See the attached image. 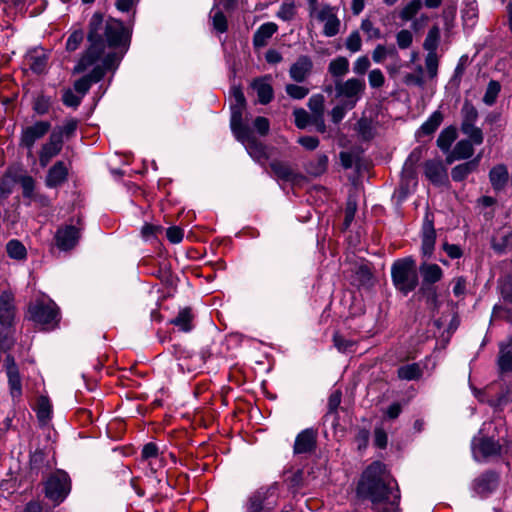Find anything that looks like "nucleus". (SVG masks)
I'll list each match as a JSON object with an SVG mask.
<instances>
[{"label":"nucleus","instance_id":"nucleus-1","mask_svg":"<svg viewBox=\"0 0 512 512\" xmlns=\"http://www.w3.org/2000/svg\"><path fill=\"white\" fill-rule=\"evenodd\" d=\"M88 41V49L74 68L76 73H81L94 66L91 73L74 83V89L81 97H84L93 83L103 78L106 71L118 67L128 50L130 31L121 21L104 19L100 13H95L89 22Z\"/></svg>","mask_w":512,"mask_h":512},{"label":"nucleus","instance_id":"nucleus-2","mask_svg":"<svg viewBox=\"0 0 512 512\" xmlns=\"http://www.w3.org/2000/svg\"><path fill=\"white\" fill-rule=\"evenodd\" d=\"M357 493L369 499L378 512H400V493L396 481L381 462H373L363 472Z\"/></svg>","mask_w":512,"mask_h":512},{"label":"nucleus","instance_id":"nucleus-3","mask_svg":"<svg viewBox=\"0 0 512 512\" xmlns=\"http://www.w3.org/2000/svg\"><path fill=\"white\" fill-rule=\"evenodd\" d=\"M391 276L397 290L407 295L418 285L415 261L412 258L397 260L391 267Z\"/></svg>","mask_w":512,"mask_h":512},{"label":"nucleus","instance_id":"nucleus-4","mask_svg":"<svg viewBox=\"0 0 512 512\" xmlns=\"http://www.w3.org/2000/svg\"><path fill=\"white\" fill-rule=\"evenodd\" d=\"M51 129V123L46 120H37L30 125L23 126L19 135V147L25 149L28 158L34 157L36 143L43 139Z\"/></svg>","mask_w":512,"mask_h":512},{"label":"nucleus","instance_id":"nucleus-5","mask_svg":"<svg viewBox=\"0 0 512 512\" xmlns=\"http://www.w3.org/2000/svg\"><path fill=\"white\" fill-rule=\"evenodd\" d=\"M511 390V383L494 382L483 390L475 389L474 395L481 402H486L494 408H502L509 403Z\"/></svg>","mask_w":512,"mask_h":512},{"label":"nucleus","instance_id":"nucleus-6","mask_svg":"<svg viewBox=\"0 0 512 512\" xmlns=\"http://www.w3.org/2000/svg\"><path fill=\"white\" fill-rule=\"evenodd\" d=\"M366 89L364 79L349 78L346 81H335L336 98L345 102L348 108H354L362 98Z\"/></svg>","mask_w":512,"mask_h":512},{"label":"nucleus","instance_id":"nucleus-7","mask_svg":"<svg viewBox=\"0 0 512 512\" xmlns=\"http://www.w3.org/2000/svg\"><path fill=\"white\" fill-rule=\"evenodd\" d=\"M71 489L70 478L62 470H58L50 475L45 482V495L55 504H60L68 496Z\"/></svg>","mask_w":512,"mask_h":512},{"label":"nucleus","instance_id":"nucleus-8","mask_svg":"<svg viewBox=\"0 0 512 512\" xmlns=\"http://www.w3.org/2000/svg\"><path fill=\"white\" fill-rule=\"evenodd\" d=\"M29 312L34 322L45 326L54 327L58 322V308L52 300H40L30 305Z\"/></svg>","mask_w":512,"mask_h":512},{"label":"nucleus","instance_id":"nucleus-9","mask_svg":"<svg viewBox=\"0 0 512 512\" xmlns=\"http://www.w3.org/2000/svg\"><path fill=\"white\" fill-rule=\"evenodd\" d=\"M235 138L241 142L248 154L257 162L267 159L266 147L254 136L249 127L233 132Z\"/></svg>","mask_w":512,"mask_h":512},{"label":"nucleus","instance_id":"nucleus-10","mask_svg":"<svg viewBox=\"0 0 512 512\" xmlns=\"http://www.w3.org/2000/svg\"><path fill=\"white\" fill-rule=\"evenodd\" d=\"M231 118H230V127L232 133L248 127L243 123V111L246 107V99L244 93L240 87L234 86L231 89Z\"/></svg>","mask_w":512,"mask_h":512},{"label":"nucleus","instance_id":"nucleus-11","mask_svg":"<svg viewBox=\"0 0 512 512\" xmlns=\"http://www.w3.org/2000/svg\"><path fill=\"white\" fill-rule=\"evenodd\" d=\"M63 148V139L60 133L52 132L48 139L38 150V160L42 168H45L51 160L58 156Z\"/></svg>","mask_w":512,"mask_h":512},{"label":"nucleus","instance_id":"nucleus-12","mask_svg":"<svg viewBox=\"0 0 512 512\" xmlns=\"http://www.w3.org/2000/svg\"><path fill=\"white\" fill-rule=\"evenodd\" d=\"M313 17L323 23V34L326 37H334L340 32L341 21L334 7L325 4Z\"/></svg>","mask_w":512,"mask_h":512},{"label":"nucleus","instance_id":"nucleus-13","mask_svg":"<svg viewBox=\"0 0 512 512\" xmlns=\"http://www.w3.org/2000/svg\"><path fill=\"white\" fill-rule=\"evenodd\" d=\"M81 237V228L75 225H64L57 229L55 233L56 246L62 251L73 249Z\"/></svg>","mask_w":512,"mask_h":512},{"label":"nucleus","instance_id":"nucleus-14","mask_svg":"<svg viewBox=\"0 0 512 512\" xmlns=\"http://www.w3.org/2000/svg\"><path fill=\"white\" fill-rule=\"evenodd\" d=\"M471 448L476 461H481L499 452V445L492 438L488 437H474Z\"/></svg>","mask_w":512,"mask_h":512},{"label":"nucleus","instance_id":"nucleus-15","mask_svg":"<svg viewBox=\"0 0 512 512\" xmlns=\"http://www.w3.org/2000/svg\"><path fill=\"white\" fill-rule=\"evenodd\" d=\"M424 174L433 185L442 186L448 182L447 169L440 159L426 161Z\"/></svg>","mask_w":512,"mask_h":512},{"label":"nucleus","instance_id":"nucleus-16","mask_svg":"<svg viewBox=\"0 0 512 512\" xmlns=\"http://www.w3.org/2000/svg\"><path fill=\"white\" fill-rule=\"evenodd\" d=\"M313 71V61L307 55L299 56L296 61L290 66L289 76L297 82L302 83L306 81Z\"/></svg>","mask_w":512,"mask_h":512},{"label":"nucleus","instance_id":"nucleus-17","mask_svg":"<svg viewBox=\"0 0 512 512\" xmlns=\"http://www.w3.org/2000/svg\"><path fill=\"white\" fill-rule=\"evenodd\" d=\"M15 317L14 296L8 291L0 294V324L8 328L13 324Z\"/></svg>","mask_w":512,"mask_h":512},{"label":"nucleus","instance_id":"nucleus-18","mask_svg":"<svg viewBox=\"0 0 512 512\" xmlns=\"http://www.w3.org/2000/svg\"><path fill=\"white\" fill-rule=\"evenodd\" d=\"M47 61L48 54L43 48L29 50L24 58V64L35 74H41L45 71Z\"/></svg>","mask_w":512,"mask_h":512},{"label":"nucleus","instance_id":"nucleus-19","mask_svg":"<svg viewBox=\"0 0 512 512\" xmlns=\"http://www.w3.org/2000/svg\"><path fill=\"white\" fill-rule=\"evenodd\" d=\"M68 168L63 161H57L48 170L45 177V185L48 188H55L67 180Z\"/></svg>","mask_w":512,"mask_h":512},{"label":"nucleus","instance_id":"nucleus-20","mask_svg":"<svg viewBox=\"0 0 512 512\" xmlns=\"http://www.w3.org/2000/svg\"><path fill=\"white\" fill-rule=\"evenodd\" d=\"M498 475L494 472H485L473 482V490L480 496H486L496 489Z\"/></svg>","mask_w":512,"mask_h":512},{"label":"nucleus","instance_id":"nucleus-21","mask_svg":"<svg viewBox=\"0 0 512 512\" xmlns=\"http://www.w3.org/2000/svg\"><path fill=\"white\" fill-rule=\"evenodd\" d=\"M141 459L147 461L152 472H156L164 465L163 458L159 448L155 443H147L141 452Z\"/></svg>","mask_w":512,"mask_h":512},{"label":"nucleus","instance_id":"nucleus-22","mask_svg":"<svg viewBox=\"0 0 512 512\" xmlns=\"http://www.w3.org/2000/svg\"><path fill=\"white\" fill-rule=\"evenodd\" d=\"M470 140H460L456 143L454 148L447 154L446 162L448 164L457 160H464L470 158L474 154V148Z\"/></svg>","mask_w":512,"mask_h":512},{"label":"nucleus","instance_id":"nucleus-23","mask_svg":"<svg viewBox=\"0 0 512 512\" xmlns=\"http://www.w3.org/2000/svg\"><path fill=\"white\" fill-rule=\"evenodd\" d=\"M489 181L495 191H502L509 181L508 168L504 164H497L489 171Z\"/></svg>","mask_w":512,"mask_h":512},{"label":"nucleus","instance_id":"nucleus-24","mask_svg":"<svg viewBox=\"0 0 512 512\" xmlns=\"http://www.w3.org/2000/svg\"><path fill=\"white\" fill-rule=\"evenodd\" d=\"M436 233L432 221L426 220L422 228L421 251L423 256L430 257L434 251Z\"/></svg>","mask_w":512,"mask_h":512},{"label":"nucleus","instance_id":"nucleus-25","mask_svg":"<svg viewBox=\"0 0 512 512\" xmlns=\"http://www.w3.org/2000/svg\"><path fill=\"white\" fill-rule=\"evenodd\" d=\"M316 443V434L312 429H306L298 434L294 444L296 454L310 452Z\"/></svg>","mask_w":512,"mask_h":512},{"label":"nucleus","instance_id":"nucleus-26","mask_svg":"<svg viewBox=\"0 0 512 512\" xmlns=\"http://www.w3.org/2000/svg\"><path fill=\"white\" fill-rule=\"evenodd\" d=\"M278 26L274 22L262 24L254 33L253 45L255 48H262L267 45L269 39L277 32Z\"/></svg>","mask_w":512,"mask_h":512},{"label":"nucleus","instance_id":"nucleus-27","mask_svg":"<svg viewBox=\"0 0 512 512\" xmlns=\"http://www.w3.org/2000/svg\"><path fill=\"white\" fill-rule=\"evenodd\" d=\"M271 169L280 179L291 182L292 184H298L304 179L301 175L294 172L289 165L280 161L272 162Z\"/></svg>","mask_w":512,"mask_h":512},{"label":"nucleus","instance_id":"nucleus-28","mask_svg":"<svg viewBox=\"0 0 512 512\" xmlns=\"http://www.w3.org/2000/svg\"><path fill=\"white\" fill-rule=\"evenodd\" d=\"M497 368L500 375L512 372V349L507 344L501 343L499 346Z\"/></svg>","mask_w":512,"mask_h":512},{"label":"nucleus","instance_id":"nucleus-29","mask_svg":"<svg viewBox=\"0 0 512 512\" xmlns=\"http://www.w3.org/2000/svg\"><path fill=\"white\" fill-rule=\"evenodd\" d=\"M424 284H434L441 280L443 271L441 267L434 263L424 262L419 267Z\"/></svg>","mask_w":512,"mask_h":512},{"label":"nucleus","instance_id":"nucleus-30","mask_svg":"<svg viewBox=\"0 0 512 512\" xmlns=\"http://www.w3.org/2000/svg\"><path fill=\"white\" fill-rule=\"evenodd\" d=\"M251 86L256 91L261 104H268L273 99V88L266 78L254 80Z\"/></svg>","mask_w":512,"mask_h":512},{"label":"nucleus","instance_id":"nucleus-31","mask_svg":"<svg viewBox=\"0 0 512 512\" xmlns=\"http://www.w3.org/2000/svg\"><path fill=\"white\" fill-rule=\"evenodd\" d=\"M391 58L399 61V53L394 45L378 44L372 51V60L375 63H382L385 59Z\"/></svg>","mask_w":512,"mask_h":512},{"label":"nucleus","instance_id":"nucleus-32","mask_svg":"<svg viewBox=\"0 0 512 512\" xmlns=\"http://www.w3.org/2000/svg\"><path fill=\"white\" fill-rule=\"evenodd\" d=\"M479 162H480V156H477L476 158H474L468 162H465V163L455 166L451 170L452 179L456 182H460V181L464 180L470 173H472L473 171L476 170V168L479 165Z\"/></svg>","mask_w":512,"mask_h":512},{"label":"nucleus","instance_id":"nucleus-33","mask_svg":"<svg viewBox=\"0 0 512 512\" xmlns=\"http://www.w3.org/2000/svg\"><path fill=\"white\" fill-rule=\"evenodd\" d=\"M457 138V129L454 126H448L444 128L438 138H437V146L439 149L448 154L451 151V146L453 142Z\"/></svg>","mask_w":512,"mask_h":512},{"label":"nucleus","instance_id":"nucleus-34","mask_svg":"<svg viewBox=\"0 0 512 512\" xmlns=\"http://www.w3.org/2000/svg\"><path fill=\"white\" fill-rule=\"evenodd\" d=\"M462 19L465 27L473 28L475 26L478 19V4L476 0H464Z\"/></svg>","mask_w":512,"mask_h":512},{"label":"nucleus","instance_id":"nucleus-35","mask_svg":"<svg viewBox=\"0 0 512 512\" xmlns=\"http://www.w3.org/2000/svg\"><path fill=\"white\" fill-rule=\"evenodd\" d=\"M327 166L328 157L325 154H318L306 163L305 169L312 176H320L327 170Z\"/></svg>","mask_w":512,"mask_h":512},{"label":"nucleus","instance_id":"nucleus-36","mask_svg":"<svg viewBox=\"0 0 512 512\" xmlns=\"http://www.w3.org/2000/svg\"><path fill=\"white\" fill-rule=\"evenodd\" d=\"M16 183L22 188V195L25 199H30L35 194V179L27 173L16 172Z\"/></svg>","mask_w":512,"mask_h":512},{"label":"nucleus","instance_id":"nucleus-37","mask_svg":"<svg viewBox=\"0 0 512 512\" xmlns=\"http://www.w3.org/2000/svg\"><path fill=\"white\" fill-rule=\"evenodd\" d=\"M53 102L54 99L52 96L40 93L34 98L32 109L37 115L43 116L49 112Z\"/></svg>","mask_w":512,"mask_h":512},{"label":"nucleus","instance_id":"nucleus-38","mask_svg":"<svg viewBox=\"0 0 512 512\" xmlns=\"http://www.w3.org/2000/svg\"><path fill=\"white\" fill-rule=\"evenodd\" d=\"M16 171L8 170L3 178L0 180V201H4L13 192L14 184L16 183Z\"/></svg>","mask_w":512,"mask_h":512},{"label":"nucleus","instance_id":"nucleus-39","mask_svg":"<svg viewBox=\"0 0 512 512\" xmlns=\"http://www.w3.org/2000/svg\"><path fill=\"white\" fill-rule=\"evenodd\" d=\"M443 121V115L440 111H434L430 117L421 125L419 134L431 135L433 134Z\"/></svg>","mask_w":512,"mask_h":512},{"label":"nucleus","instance_id":"nucleus-40","mask_svg":"<svg viewBox=\"0 0 512 512\" xmlns=\"http://www.w3.org/2000/svg\"><path fill=\"white\" fill-rule=\"evenodd\" d=\"M422 376V369L418 363L406 364L398 368V377L402 380H418Z\"/></svg>","mask_w":512,"mask_h":512},{"label":"nucleus","instance_id":"nucleus-41","mask_svg":"<svg viewBox=\"0 0 512 512\" xmlns=\"http://www.w3.org/2000/svg\"><path fill=\"white\" fill-rule=\"evenodd\" d=\"M328 71L333 77H343L349 72V61L339 56L329 63Z\"/></svg>","mask_w":512,"mask_h":512},{"label":"nucleus","instance_id":"nucleus-42","mask_svg":"<svg viewBox=\"0 0 512 512\" xmlns=\"http://www.w3.org/2000/svg\"><path fill=\"white\" fill-rule=\"evenodd\" d=\"M440 43V28L437 25L432 26L423 42V48L427 52H437Z\"/></svg>","mask_w":512,"mask_h":512},{"label":"nucleus","instance_id":"nucleus-43","mask_svg":"<svg viewBox=\"0 0 512 512\" xmlns=\"http://www.w3.org/2000/svg\"><path fill=\"white\" fill-rule=\"evenodd\" d=\"M476 123L461 124V132L466 135L472 143L480 145L483 143L484 135L482 130L475 125Z\"/></svg>","mask_w":512,"mask_h":512},{"label":"nucleus","instance_id":"nucleus-44","mask_svg":"<svg viewBox=\"0 0 512 512\" xmlns=\"http://www.w3.org/2000/svg\"><path fill=\"white\" fill-rule=\"evenodd\" d=\"M171 323L179 328L180 331L189 332L192 330V314L187 308L181 310L178 315L171 320Z\"/></svg>","mask_w":512,"mask_h":512},{"label":"nucleus","instance_id":"nucleus-45","mask_svg":"<svg viewBox=\"0 0 512 512\" xmlns=\"http://www.w3.org/2000/svg\"><path fill=\"white\" fill-rule=\"evenodd\" d=\"M10 395L13 400H18L22 395V381L19 371L7 373Z\"/></svg>","mask_w":512,"mask_h":512},{"label":"nucleus","instance_id":"nucleus-46","mask_svg":"<svg viewBox=\"0 0 512 512\" xmlns=\"http://www.w3.org/2000/svg\"><path fill=\"white\" fill-rule=\"evenodd\" d=\"M6 251L10 258L22 260L26 258L27 251L25 246L16 239L10 240L6 245Z\"/></svg>","mask_w":512,"mask_h":512},{"label":"nucleus","instance_id":"nucleus-47","mask_svg":"<svg viewBox=\"0 0 512 512\" xmlns=\"http://www.w3.org/2000/svg\"><path fill=\"white\" fill-rule=\"evenodd\" d=\"M500 91H501L500 83L496 80H490L487 85L483 99H482L483 103L487 106L494 105L498 98Z\"/></svg>","mask_w":512,"mask_h":512},{"label":"nucleus","instance_id":"nucleus-48","mask_svg":"<svg viewBox=\"0 0 512 512\" xmlns=\"http://www.w3.org/2000/svg\"><path fill=\"white\" fill-rule=\"evenodd\" d=\"M478 120V111L476 107L466 100L461 108V124L476 123Z\"/></svg>","mask_w":512,"mask_h":512},{"label":"nucleus","instance_id":"nucleus-49","mask_svg":"<svg viewBox=\"0 0 512 512\" xmlns=\"http://www.w3.org/2000/svg\"><path fill=\"white\" fill-rule=\"evenodd\" d=\"M52 406L46 397H40L37 404V417L41 424H46L51 417Z\"/></svg>","mask_w":512,"mask_h":512},{"label":"nucleus","instance_id":"nucleus-50","mask_svg":"<svg viewBox=\"0 0 512 512\" xmlns=\"http://www.w3.org/2000/svg\"><path fill=\"white\" fill-rule=\"evenodd\" d=\"M308 107L313 112L315 118H322L324 111V96L315 94L309 98Z\"/></svg>","mask_w":512,"mask_h":512},{"label":"nucleus","instance_id":"nucleus-51","mask_svg":"<svg viewBox=\"0 0 512 512\" xmlns=\"http://www.w3.org/2000/svg\"><path fill=\"white\" fill-rule=\"evenodd\" d=\"M213 27L216 31L224 33L227 30V20L224 14L217 8L211 10Z\"/></svg>","mask_w":512,"mask_h":512},{"label":"nucleus","instance_id":"nucleus-52","mask_svg":"<svg viewBox=\"0 0 512 512\" xmlns=\"http://www.w3.org/2000/svg\"><path fill=\"white\" fill-rule=\"evenodd\" d=\"M422 4L420 0H411L400 12V17L404 21L411 20L420 10Z\"/></svg>","mask_w":512,"mask_h":512},{"label":"nucleus","instance_id":"nucleus-53","mask_svg":"<svg viewBox=\"0 0 512 512\" xmlns=\"http://www.w3.org/2000/svg\"><path fill=\"white\" fill-rule=\"evenodd\" d=\"M84 39V32L81 29L74 30L66 41V50L73 52L80 47Z\"/></svg>","mask_w":512,"mask_h":512},{"label":"nucleus","instance_id":"nucleus-54","mask_svg":"<svg viewBox=\"0 0 512 512\" xmlns=\"http://www.w3.org/2000/svg\"><path fill=\"white\" fill-rule=\"evenodd\" d=\"M333 342H334V346L341 353L352 352L353 351V346L355 345L354 341L349 340V339H345L339 333H335L334 334Z\"/></svg>","mask_w":512,"mask_h":512},{"label":"nucleus","instance_id":"nucleus-55","mask_svg":"<svg viewBox=\"0 0 512 512\" xmlns=\"http://www.w3.org/2000/svg\"><path fill=\"white\" fill-rule=\"evenodd\" d=\"M438 63L439 61L437 52H427L425 58V66L430 78L436 77L438 71Z\"/></svg>","mask_w":512,"mask_h":512},{"label":"nucleus","instance_id":"nucleus-56","mask_svg":"<svg viewBox=\"0 0 512 512\" xmlns=\"http://www.w3.org/2000/svg\"><path fill=\"white\" fill-rule=\"evenodd\" d=\"M413 42V34L407 29H402L396 34V43L400 49H408Z\"/></svg>","mask_w":512,"mask_h":512},{"label":"nucleus","instance_id":"nucleus-57","mask_svg":"<svg viewBox=\"0 0 512 512\" xmlns=\"http://www.w3.org/2000/svg\"><path fill=\"white\" fill-rule=\"evenodd\" d=\"M368 82L371 88H381L385 83V77L382 71L378 68L372 69L368 73Z\"/></svg>","mask_w":512,"mask_h":512},{"label":"nucleus","instance_id":"nucleus-58","mask_svg":"<svg viewBox=\"0 0 512 512\" xmlns=\"http://www.w3.org/2000/svg\"><path fill=\"white\" fill-rule=\"evenodd\" d=\"M277 17L283 21H290L295 15V5L293 2H284L280 6Z\"/></svg>","mask_w":512,"mask_h":512},{"label":"nucleus","instance_id":"nucleus-59","mask_svg":"<svg viewBox=\"0 0 512 512\" xmlns=\"http://www.w3.org/2000/svg\"><path fill=\"white\" fill-rule=\"evenodd\" d=\"M82 98L83 97L77 95L71 89L64 90L62 95L63 104L72 108H77L80 105Z\"/></svg>","mask_w":512,"mask_h":512},{"label":"nucleus","instance_id":"nucleus-60","mask_svg":"<svg viewBox=\"0 0 512 512\" xmlns=\"http://www.w3.org/2000/svg\"><path fill=\"white\" fill-rule=\"evenodd\" d=\"M362 40L358 31H353L346 39V48L352 52L356 53L361 50Z\"/></svg>","mask_w":512,"mask_h":512},{"label":"nucleus","instance_id":"nucleus-61","mask_svg":"<svg viewBox=\"0 0 512 512\" xmlns=\"http://www.w3.org/2000/svg\"><path fill=\"white\" fill-rule=\"evenodd\" d=\"M356 211H357L356 200L349 197L347 200L346 208H345V219H344L345 228H348L351 225L352 221L354 220Z\"/></svg>","mask_w":512,"mask_h":512},{"label":"nucleus","instance_id":"nucleus-62","mask_svg":"<svg viewBox=\"0 0 512 512\" xmlns=\"http://www.w3.org/2000/svg\"><path fill=\"white\" fill-rule=\"evenodd\" d=\"M286 93L293 99H303L305 98L309 90L306 87L299 86L297 84H288L286 85Z\"/></svg>","mask_w":512,"mask_h":512},{"label":"nucleus","instance_id":"nucleus-63","mask_svg":"<svg viewBox=\"0 0 512 512\" xmlns=\"http://www.w3.org/2000/svg\"><path fill=\"white\" fill-rule=\"evenodd\" d=\"M361 29L367 35L368 39H380L382 37L380 29L375 27L369 19L362 21Z\"/></svg>","mask_w":512,"mask_h":512},{"label":"nucleus","instance_id":"nucleus-64","mask_svg":"<svg viewBox=\"0 0 512 512\" xmlns=\"http://www.w3.org/2000/svg\"><path fill=\"white\" fill-rule=\"evenodd\" d=\"M370 60L367 56L358 57L353 63V72L356 75H364L370 68Z\"/></svg>","mask_w":512,"mask_h":512}]
</instances>
